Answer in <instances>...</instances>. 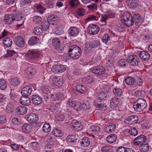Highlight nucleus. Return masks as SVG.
<instances>
[{
    "label": "nucleus",
    "mask_w": 152,
    "mask_h": 152,
    "mask_svg": "<svg viewBox=\"0 0 152 152\" xmlns=\"http://www.w3.org/2000/svg\"><path fill=\"white\" fill-rule=\"evenodd\" d=\"M147 106L146 101L142 98H139L137 99L136 102H134L133 107L135 111L141 112L145 109Z\"/></svg>",
    "instance_id": "1"
},
{
    "label": "nucleus",
    "mask_w": 152,
    "mask_h": 152,
    "mask_svg": "<svg viewBox=\"0 0 152 152\" xmlns=\"http://www.w3.org/2000/svg\"><path fill=\"white\" fill-rule=\"evenodd\" d=\"M69 57L73 59H78L81 56V49L77 45L72 47L68 51Z\"/></svg>",
    "instance_id": "2"
},
{
    "label": "nucleus",
    "mask_w": 152,
    "mask_h": 152,
    "mask_svg": "<svg viewBox=\"0 0 152 152\" xmlns=\"http://www.w3.org/2000/svg\"><path fill=\"white\" fill-rule=\"evenodd\" d=\"M124 23L127 26H132L134 24L132 16L129 13H125L124 15L122 17Z\"/></svg>",
    "instance_id": "3"
},
{
    "label": "nucleus",
    "mask_w": 152,
    "mask_h": 152,
    "mask_svg": "<svg viewBox=\"0 0 152 152\" xmlns=\"http://www.w3.org/2000/svg\"><path fill=\"white\" fill-rule=\"evenodd\" d=\"M147 139V137L143 135H141L136 137L133 142L134 145H141L144 144Z\"/></svg>",
    "instance_id": "4"
},
{
    "label": "nucleus",
    "mask_w": 152,
    "mask_h": 152,
    "mask_svg": "<svg viewBox=\"0 0 152 152\" xmlns=\"http://www.w3.org/2000/svg\"><path fill=\"white\" fill-rule=\"evenodd\" d=\"M139 120V118L137 115H133L125 119L124 123L128 124H136Z\"/></svg>",
    "instance_id": "5"
},
{
    "label": "nucleus",
    "mask_w": 152,
    "mask_h": 152,
    "mask_svg": "<svg viewBox=\"0 0 152 152\" xmlns=\"http://www.w3.org/2000/svg\"><path fill=\"white\" fill-rule=\"evenodd\" d=\"M91 71L96 75H101L106 73V69L102 67H95L91 69Z\"/></svg>",
    "instance_id": "6"
},
{
    "label": "nucleus",
    "mask_w": 152,
    "mask_h": 152,
    "mask_svg": "<svg viewBox=\"0 0 152 152\" xmlns=\"http://www.w3.org/2000/svg\"><path fill=\"white\" fill-rule=\"evenodd\" d=\"M26 54L28 58L33 59L37 58L40 56V53L39 52L32 50H28Z\"/></svg>",
    "instance_id": "7"
},
{
    "label": "nucleus",
    "mask_w": 152,
    "mask_h": 152,
    "mask_svg": "<svg viewBox=\"0 0 152 152\" xmlns=\"http://www.w3.org/2000/svg\"><path fill=\"white\" fill-rule=\"evenodd\" d=\"M88 29L89 33L92 35L97 34L99 30L97 25L93 24H91L88 26Z\"/></svg>",
    "instance_id": "8"
},
{
    "label": "nucleus",
    "mask_w": 152,
    "mask_h": 152,
    "mask_svg": "<svg viewBox=\"0 0 152 152\" xmlns=\"http://www.w3.org/2000/svg\"><path fill=\"white\" fill-rule=\"evenodd\" d=\"M14 21H20V24H17L16 25L17 28H19L22 25L24 22V20H23V18L21 16V13H18L13 15Z\"/></svg>",
    "instance_id": "9"
},
{
    "label": "nucleus",
    "mask_w": 152,
    "mask_h": 152,
    "mask_svg": "<svg viewBox=\"0 0 152 152\" xmlns=\"http://www.w3.org/2000/svg\"><path fill=\"white\" fill-rule=\"evenodd\" d=\"M14 41L15 45L19 47H23L25 45V41L23 38L20 36L16 37Z\"/></svg>",
    "instance_id": "10"
},
{
    "label": "nucleus",
    "mask_w": 152,
    "mask_h": 152,
    "mask_svg": "<svg viewBox=\"0 0 152 152\" xmlns=\"http://www.w3.org/2000/svg\"><path fill=\"white\" fill-rule=\"evenodd\" d=\"M71 126L76 131H80L82 129V126L80 122L76 120H73L71 123Z\"/></svg>",
    "instance_id": "11"
},
{
    "label": "nucleus",
    "mask_w": 152,
    "mask_h": 152,
    "mask_svg": "<svg viewBox=\"0 0 152 152\" xmlns=\"http://www.w3.org/2000/svg\"><path fill=\"white\" fill-rule=\"evenodd\" d=\"M38 120V115L35 113H31L28 115L27 118V120L30 123H35Z\"/></svg>",
    "instance_id": "12"
},
{
    "label": "nucleus",
    "mask_w": 152,
    "mask_h": 152,
    "mask_svg": "<svg viewBox=\"0 0 152 152\" xmlns=\"http://www.w3.org/2000/svg\"><path fill=\"white\" fill-rule=\"evenodd\" d=\"M20 103L23 105L28 106L31 103V100L27 96H22L20 99Z\"/></svg>",
    "instance_id": "13"
},
{
    "label": "nucleus",
    "mask_w": 152,
    "mask_h": 152,
    "mask_svg": "<svg viewBox=\"0 0 152 152\" xmlns=\"http://www.w3.org/2000/svg\"><path fill=\"white\" fill-rule=\"evenodd\" d=\"M139 59L136 56H130L128 59V61L132 66H137L139 63Z\"/></svg>",
    "instance_id": "14"
},
{
    "label": "nucleus",
    "mask_w": 152,
    "mask_h": 152,
    "mask_svg": "<svg viewBox=\"0 0 152 152\" xmlns=\"http://www.w3.org/2000/svg\"><path fill=\"white\" fill-rule=\"evenodd\" d=\"M100 45V42L98 40H93L90 42L89 45H87L86 48L89 50L92 48H96Z\"/></svg>",
    "instance_id": "15"
},
{
    "label": "nucleus",
    "mask_w": 152,
    "mask_h": 152,
    "mask_svg": "<svg viewBox=\"0 0 152 152\" xmlns=\"http://www.w3.org/2000/svg\"><path fill=\"white\" fill-rule=\"evenodd\" d=\"M32 91L31 87L29 86H27L22 88L21 93L22 96H28L31 94Z\"/></svg>",
    "instance_id": "16"
},
{
    "label": "nucleus",
    "mask_w": 152,
    "mask_h": 152,
    "mask_svg": "<svg viewBox=\"0 0 152 152\" xmlns=\"http://www.w3.org/2000/svg\"><path fill=\"white\" fill-rule=\"evenodd\" d=\"M127 2L131 8L134 9L139 8L140 4L137 0H127Z\"/></svg>",
    "instance_id": "17"
},
{
    "label": "nucleus",
    "mask_w": 152,
    "mask_h": 152,
    "mask_svg": "<svg viewBox=\"0 0 152 152\" xmlns=\"http://www.w3.org/2000/svg\"><path fill=\"white\" fill-rule=\"evenodd\" d=\"M47 20L50 24L53 25L56 24L58 21V18L55 15H50L48 16Z\"/></svg>",
    "instance_id": "18"
},
{
    "label": "nucleus",
    "mask_w": 152,
    "mask_h": 152,
    "mask_svg": "<svg viewBox=\"0 0 152 152\" xmlns=\"http://www.w3.org/2000/svg\"><path fill=\"white\" fill-rule=\"evenodd\" d=\"M15 111L18 115H23L26 113L27 109V107L24 106H20L16 108Z\"/></svg>",
    "instance_id": "19"
},
{
    "label": "nucleus",
    "mask_w": 152,
    "mask_h": 152,
    "mask_svg": "<svg viewBox=\"0 0 152 152\" xmlns=\"http://www.w3.org/2000/svg\"><path fill=\"white\" fill-rule=\"evenodd\" d=\"M68 34L72 37H75L78 33V29L76 27H72L68 30Z\"/></svg>",
    "instance_id": "20"
},
{
    "label": "nucleus",
    "mask_w": 152,
    "mask_h": 152,
    "mask_svg": "<svg viewBox=\"0 0 152 152\" xmlns=\"http://www.w3.org/2000/svg\"><path fill=\"white\" fill-rule=\"evenodd\" d=\"M110 93L109 92H99L97 94L98 99L100 100H106L110 96Z\"/></svg>",
    "instance_id": "21"
},
{
    "label": "nucleus",
    "mask_w": 152,
    "mask_h": 152,
    "mask_svg": "<svg viewBox=\"0 0 152 152\" xmlns=\"http://www.w3.org/2000/svg\"><path fill=\"white\" fill-rule=\"evenodd\" d=\"M31 99L33 103L35 105L40 104L42 102L41 98L37 95H32Z\"/></svg>",
    "instance_id": "22"
},
{
    "label": "nucleus",
    "mask_w": 152,
    "mask_h": 152,
    "mask_svg": "<svg viewBox=\"0 0 152 152\" xmlns=\"http://www.w3.org/2000/svg\"><path fill=\"white\" fill-rule=\"evenodd\" d=\"M42 91L44 96L48 98H50L51 94L50 93V88L47 86H44L42 88Z\"/></svg>",
    "instance_id": "23"
},
{
    "label": "nucleus",
    "mask_w": 152,
    "mask_h": 152,
    "mask_svg": "<svg viewBox=\"0 0 152 152\" xmlns=\"http://www.w3.org/2000/svg\"><path fill=\"white\" fill-rule=\"evenodd\" d=\"M139 57L142 60L147 61L149 59L150 55L147 52L142 51L139 54Z\"/></svg>",
    "instance_id": "24"
},
{
    "label": "nucleus",
    "mask_w": 152,
    "mask_h": 152,
    "mask_svg": "<svg viewBox=\"0 0 152 152\" xmlns=\"http://www.w3.org/2000/svg\"><path fill=\"white\" fill-rule=\"evenodd\" d=\"M119 99L116 97L112 98L110 100V107L111 108H114L117 107L119 102Z\"/></svg>",
    "instance_id": "25"
},
{
    "label": "nucleus",
    "mask_w": 152,
    "mask_h": 152,
    "mask_svg": "<svg viewBox=\"0 0 152 152\" xmlns=\"http://www.w3.org/2000/svg\"><path fill=\"white\" fill-rule=\"evenodd\" d=\"M4 20L6 23L8 24H11L14 21L13 15H5Z\"/></svg>",
    "instance_id": "26"
},
{
    "label": "nucleus",
    "mask_w": 152,
    "mask_h": 152,
    "mask_svg": "<svg viewBox=\"0 0 152 152\" xmlns=\"http://www.w3.org/2000/svg\"><path fill=\"white\" fill-rule=\"evenodd\" d=\"M116 128V125L113 124L109 123L104 129L106 132L110 133L114 131Z\"/></svg>",
    "instance_id": "27"
},
{
    "label": "nucleus",
    "mask_w": 152,
    "mask_h": 152,
    "mask_svg": "<svg viewBox=\"0 0 152 152\" xmlns=\"http://www.w3.org/2000/svg\"><path fill=\"white\" fill-rule=\"evenodd\" d=\"M117 139V136L115 134H111L106 138L107 141L109 143L115 142Z\"/></svg>",
    "instance_id": "28"
},
{
    "label": "nucleus",
    "mask_w": 152,
    "mask_h": 152,
    "mask_svg": "<svg viewBox=\"0 0 152 152\" xmlns=\"http://www.w3.org/2000/svg\"><path fill=\"white\" fill-rule=\"evenodd\" d=\"M89 129V131L93 133L98 134L100 132V127L92 125L90 127Z\"/></svg>",
    "instance_id": "29"
},
{
    "label": "nucleus",
    "mask_w": 152,
    "mask_h": 152,
    "mask_svg": "<svg viewBox=\"0 0 152 152\" xmlns=\"http://www.w3.org/2000/svg\"><path fill=\"white\" fill-rule=\"evenodd\" d=\"M25 72L27 76H32L35 74V69L31 67H28L25 70Z\"/></svg>",
    "instance_id": "30"
},
{
    "label": "nucleus",
    "mask_w": 152,
    "mask_h": 152,
    "mask_svg": "<svg viewBox=\"0 0 152 152\" xmlns=\"http://www.w3.org/2000/svg\"><path fill=\"white\" fill-rule=\"evenodd\" d=\"M80 143L82 146L87 147L90 145V140L88 137H84L83 138L81 141L80 142Z\"/></svg>",
    "instance_id": "31"
},
{
    "label": "nucleus",
    "mask_w": 152,
    "mask_h": 152,
    "mask_svg": "<svg viewBox=\"0 0 152 152\" xmlns=\"http://www.w3.org/2000/svg\"><path fill=\"white\" fill-rule=\"evenodd\" d=\"M77 136L74 134H70L66 138V140L68 142H74L77 140Z\"/></svg>",
    "instance_id": "32"
},
{
    "label": "nucleus",
    "mask_w": 152,
    "mask_h": 152,
    "mask_svg": "<svg viewBox=\"0 0 152 152\" xmlns=\"http://www.w3.org/2000/svg\"><path fill=\"white\" fill-rule=\"evenodd\" d=\"M132 18L135 24L138 25H140L141 21V17L140 15L138 14H134L132 17Z\"/></svg>",
    "instance_id": "33"
},
{
    "label": "nucleus",
    "mask_w": 152,
    "mask_h": 152,
    "mask_svg": "<svg viewBox=\"0 0 152 152\" xmlns=\"http://www.w3.org/2000/svg\"><path fill=\"white\" fill-rule=\"evenodd\" d=\"M81 106L83 110H88L91 107L89 102L87 100H84L81 104Z\"/></svg>",
    "instance_id": "34"
},
{
    "label": "nucleus",
    "mask_w": 152,
    "mask_h": 152,
    "mask_svg": "<svg viewBox=\"0 0 152 152\" xmlns=\"http://www.w3.org/2000/svg\"><path fill=\"white\" fill-rule=\"evenodd\" d=\"M52 80L53 84L57 86H61L62 83L61 80L57 77H53L52 78Z\"/></svg>",
    "instance_id": "35"
},
{
    "label": "nucleus",
    "mask_w": 152,
    "mask_h": 152,
    "mask_svg": "<svg viewBox=\"0 0 152 152\" xmlns=\"http://www.w3.org/2000/svg\"><path fill=\"white\" fill-rule=\"evenodd\" d=\"M20 83L19 78L17 77L12 78L10 81L11 85L14 86H18Z\"/></svg>",
    "instance_id": "36"
},
{
    "label": "nucleus",
    "mask_w": 152,
    "mask_h": 152,
    "mask_svg": "<svg viewBox=\"0 0 152 152\" xmlns=\"http://www.w3.org/2000/svg\"><path fill=\"white\" fill-rule=\"evenodd\" d=\"M3 44L6 47H10L12 44V40L9 37H5L3 40Z\"/></svg>",
    "instance_id": "37"
},
{
    "label": "nucleus",
    "mask_w": 152,
    "mask_h": 152,
    "mask_svg": "<svg viewBox=\"0 0 152 152\" xmlns=\"http://www.w3.org/2000/svg\"><path fill=\"white\" fill-rule=\"evenodd\" d=\"M39 39L35 37H31L29 40L28 44L30 45H33L36 44L38 42Z\"/></svg>",
    "instance_id": "38"
},
{
    "label": "nucleus",
    "mask_w": 152,
    "mask_h": 152,
    "mask_svg": "<svg viewBox=\"0 0 152 152\" xmlns=\"http://www.w3.org/2000/svg\"><path fill=\"white\" fill-rule=\"evenodd\" d=\"M52 45L55 48H59L60 45V39L57 38H54L53 40Z\"/></svg>",
    "instance_id": "39"
},
{
    "label": "nucleus",
    "mask_w": 152,
    "mask_h": 152,
    "mask_svg": "<svg viewBox=\"0 0 152 152\" xmlns=\"http://www.w3.org/2000/svg\"><path fill=\"white\" fill-rule=\"evenodd\" d=\"M110 37L107 34H105L102 37V40L104 43H105L106 45H109L110 42Z\"/></svg>",
    "instance_id": "40"
},
{
    "label": "nucleus",
    "mask_w": 152,
    "mask_h": 152,
    "mask_svg": "<svg viewBox=\"0 0 152 152\" xmlns=\"http://www.w3.org/2000/svg\"><path fill=\"white\" fill-rule=\"evenodd\" d=\"M113 92L115 96H120L123 95L122 90L119 88H115L113 89Z\"/></svg>",
    "instance_id": "41"
},
{
    "label": "nucleus",
    "mask_w": 152,
    "mask_h": 152,
    "mask_svg": "<svg viewBox=\"0 0 152 152\" xmlns=\"http://www.w3.org/2000/svg\"><path fill=\"white\" fill-rule=\"evenodd\" d=\"M50 25V23L48 20L43 22L41 24L42 28L45 31H47L49 28Z\"/></svg>",
    "instance_id": "42"
},
{
    "label": "nucleus",
    "mask_w": 152,
    "mask_h": 152,
    "mask_svg": "<svg viewBox=\"0 0 152 152\" xmlns=\"http://www.w3.org/2000/svg\"><path fill=\"white\" fill-rule=\"evenodd\" d=\"M125 82L127 85L131 86L134 83L135 80L133 77H128L125 78Z\"/></svg>",
    "instance_id": "43"
},
{
    "label": "nucleus",
    "mask_w": 152,
    "mask_h": 152,
    "mask_svg": "<svg viewBox=\"0 0 152 152\" xmlns=\"http://www.w3.org/2000/svg\"><path fill=\"white\" fill-rule=\"evenodd\" d=\"M76 91L78 92L83 94L86 91V89L85 87L82 85H78L76 87Z\"/></svg>",
    "instance_id": "44"
},
{
    "label": "nucleus",
    "mask_w": 152,
    "mask_h": 152,
    "mask_svg": "<svg viewBox=\"0 0 152 152\" xmlns=\"http://www.w3.org/2000/svg\"><path fill=\"white\" fill-rule=\"evenodd\" d=\"M93 80V78L92 77L90 76L86 77H83L82 80L83 82L88 84L91 83L92 82Z\"/></svg>",
    "instance_id": "45"
},
{
    "label": "nucleus",
    "mask_w": 152,
    "mask_h": 152,
    "mask_svg": "<svg viewBox=\"0 0 152 152\" xmlns=\"http://www.w3.org/2000/svg\"><path fill=\"white\" fill-rule=\"evenodd\" d=\"M128 60L125 59H122L118 61V64L122 67H124L128 65Z\"/></svg>",
    "instance_id": "46"
},
{
    "label": "nucleus",
    "mask_w": 152,
    "mask_h": 152,
    "mask_svg": "<svg viewBox=\"0 0 152 152\" xmlns=\"http://www.w3.org/2000/svg\"><path fill=\"white\" fill-rule=\"evenodd\" d=\"M42 130L45 132H48L51 130L50 126L49 123H45L42 127Z\"/></svg>",
    "instance_id": "47"
},
{
    "label": "nucleus",
    "mask_w": 152,
    "mask_h": 152,
    "mask_svg": "<svg viewBox=\"0 0 152 152\" xmlns=\"http://www.w3.org/2000/svg\"><path fill=\"white\" fill-rule=\"evenodd\" d=\"M140 149L142 152H145L147 151L149 149V145L147 144H142L140 145Z\"/></svg>",
    "instance_id": "48"
},
{
    "label": "nucleus",
    "mask_w": 152,
    "mask_h": 152,
    "mask_svg": "<svg viewBox=\"0 0 152 152\" xmlns=\"http://www.w3.org/2000/svg\"><path fill=\"white\" fill-rule=\"evenodd\" d=\"M7 87V83L5 80L0 79V89L2 90H5Z\"/></svg>",
    "instance_id": "49"
},
{
    "label": "nucleus",
    "mask_w": 152,
    "mask_h": 152,
    "mask_svg": "<svg viewBox=\"0 0 152 152\" xmlns=\"http://www.w3.org/2000/svg\"><path fill=\"white\" fill-rule=\"evenodd\" d=\"M129 132L132 136H135L137 135V131L134 128H131L129 130Z\"/></svg>",
    "instance_id": "50"
},
{
    "label": "nucleus",
    "mask_w": 152,
    "mask_h": 152,
    "mask_svg": "<svg viewBox=\"0 0 152 152\" xmlns=\"http://www.w3.org/2000/svg\"><path fill=\"white\" fill-rule=\"evenodd\" d=\"M101 150L102 152H113L112 149L107 146H103Z\"/></svg>",
    "instance_id": "51"
},
{
    "label": "nucleus",
    "mask_w": 152,
    "mask_h": 152,
    "mask_svg": "<svg viewBox=\"0 0 152 152\" xmlns=\"http://www.w3.org/2000/svg\"><path fill=\"white\" fill-rule=\"evenodd\" d=\"M78 4V0H70L69 2V5L72 7H76Z\"/></svg>",
    "instance_id": "52"
},
{
    "label": "nucleus",
    "mask_w": 152,
    "mask_h": 152,
    "mask_svg": "<svg viewBox=\"0 0 152 152\" xmlns=\"http://www.w3.org/2000/svg\"><path fill=\"white\" fill-rule=\"evenodd\" d=\"M33 22L34 23H39L42 21V18L39 16H35L33 17Z\"/></svg>",
    "instance_id": "53"
},
{
    "label": "nucleus",
    "mask_w": 152,
    "mask_h": 152,
    "mask_svg": "<svg viewBox=\"0 0 152 152\" xmlns=\"http://www.w3.org/2000/svg\"><path fill=\"white\" fill-rule=\"evenodd\" d=\"M85 14V12L83 8H78L77 11V14L80 16H83Z\"/></svg>",
    "instance_id": "54"
},
{
    "label": "nucleus",
    "mask_w": 152,
    "mask_h": 152,
    "mask_svg": "<svg viewBox=\"0 0 152 152\" xmlns=\"http://www.w3.org/2000/svg\"><path fill=\"white\" fill-rule=\"evenodd\" d=\"M53 134L55 136L60 137L61 136V131L58 129H54L52 132Z\"/></svg>",
    "instance_id": "55"
},
{
    "label": "nucleus",
    "mask_w": 152,
    "mask_h": 152,
    "mask_svg": "<svg viewBox=\"0 0 152 152\" xmlns=\"http://www.w3.org/2000/svg\"><path fill=\"white\" fill-rule=\"evenodd\" d=\"M10 146L12 149L15 151H18L20 148L19 145L15 143H10Z\"/></svg>",
    "instance_id": "56"
},
{
    "label": "nucleus",
    "mask_w": 152,
    "mask_h": 152,
    "mask_svg": "<svg viewBox=\"0 0 152 152\" xmlns=\"http://www.w3.org/2000/svg\"><path fill=\"white\" fill-rule=\"evenodd\" d=\"M42 31V29L38 27H35L33 30L34 33L37 35H40Z\"/></svg>",
    "instance_id": "57"
},
{
    "label": "nucleus",
    "mask_w": 152,
    "mask_h": 152,
    "mask_svg": "<svg viewBox=\"0 0 152 152\" xmlns=\"http://www.w3.org/2000/svg\"><path fill=\"white\" fill-rule=\"evenodd\" d=\"M57 67L58 68V73L63 72L66 69V68L64 65L61 64H58Z\"/></svg>",
    "instance_id": "58"
},
{
    "label": "nucleus",
    "mask_w": 152,
    "mask_h": 152,
    "mask_svg": "<svg viewBox=\"0 0 152 152\" xmlns=\"http://www.w3.org/2000/svg\"><path fill=\"white\" fill-rule=\"evenodd\" d=\"M135 94L137 96L142 97L145 95V92L142 91H137L135 93Z\"/></svg>",
    "instance_id": "59"
},
{
    "label": "nucleus",
    "mask_w": 152,
    "mask_h": 152,
    "mask_svg": "<svg viewBox=\"0 0 152 152\" xmlns=\"http://www.w3.org/2000/svg\"><path fill=\"white\" fill-rule=\"evenodd\" d=\"M67 105L70 107L75 108V106L76 105V104L75 102L72 101V99H69L67 103Z\"/></svg>",
    "instance_id": "60"
},
{
    "label": "nucleus",
    "mask_w": 152,
    "mask_h": 152,
    "mask_svg": "<svg viewBox=\"0 0 152 152\" xmlns=\"http://www.w3.org/2000/svg\"><path fill=\"white\" fill-rule=\"evenodd\" d=\"M30 145L31 148L34 150H36L38 149L39 147L38 143L37 142H31Z\"/></svg>",
    "instance_id": "61"
},
{
    "label": "nucleus",
    "mask_w": 152,
    "mask_h": 152,
    "mask_svg": "<svg viewBox=\"0 0 152 152\" xmlns=\"http://www.w3.org/2000/svg\"><path fill=\"white\" fill-rule=\"evenodd\" d=\"M37 11L39 12L42 14L44 11V8L40 4H38L37 6Z\"/></svg>",
    "instance_id": "62"
},
{
    "label": "nucleus",
    "mask_w": 152,
    "mask_h": 152,
    "mask_svg": "<svg viewBox=\"0 0 152 152\" xmlns=\"http://www.w3.org/2000/svg\"><path fill=\"white\" fill-rule=\"evenodd\" d=\"M126 148L124 147L120 146L117 148L116 151L117 152H126Z\"/></svg>",
    "instance_id": "63"
},
{
    "label": "nucleus",
    "mask_w": 152,
    "mask_h": 152,
    "mask_svg": "<svg viewBox=\"0 0 152 152\" xmlns=\"http://www.w3.org/2000/svg\"><path fill=\"white\" fill-rule=\"evenodd\" d=\"M64 31L61 28H58L56 29L55 34L57 35H61L63 34Z\"/></svg>",
    "instance_id": "64"
}]
</instances>
